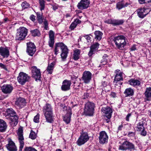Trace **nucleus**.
Wrapping results in <instances>:
<instances>
[{
	"label": "nucleus",
	"mask_w": 151,
	"mask_h": 151,
	"mask_svg": "<svg viewBox=\"0 0 151 151\" xmlns=\"http://www.w3.org/2000/svg\"><path fill=\"white\" fill-rule=\"evenodd\" d=\"M149 115L151 117V111H150Z\"/></svg>",
	"instance_id": "obj_63"
},
{
	"label": "nucleus",
	"mask_w": 151,
	"mask_h": 151,
	"mask_svg": "<svg viewBox=\"0 0 151 151\" xmlns=\"http://www.w3.org/2000/svg\"><path fill=\"white\" fill-rule=\"evenodd\" d=\"M9 21V20L7 18H4V23L7 22H8Z\"/></svg>",
	"instance_id": "obj_59"
},
{
	"label": "nucleus",
	"mask_w": 151,
	"mask_h": 151,
	"mask_svg": "<svg viewBox=\"0 0 151 151\" xmlns=\"http://www.w3.org/2000/svg\"><path fill=\"white\" fill-rule=\"evenodd\" d=\"M103 58L104 60V61H105L104 63L103 64V65H104L106 63L107 59L108 58V56L106 54H104L103 56Z\"/></svg>",
	"instance_id": "obj_47"
},
{
	"label": "nucleus",
	"mask_w": 151,
	"mask_h": 151,
	"mask_svg": "<svg viewBox=\"0 0 151 151\" xmlns=\"http://www.w3.org/2000/svg\"><path fill=\"white\" fill-rule=\"evenodd\" d=\"M81 21L78 19H75V21L71 24L70 27V28L71 30L73 29L76 27L77 25L78 24L81 23Z\"/></svg>",
	"instance_id": "obj_33"
},
{
	"label": "nucleus",
	"mask_w": 151,
	"mask_h": 151,
	"mask_svg": "<svg viewBox=\"0 0 151 151\" xmlns=\"http://www.w3.org/2000/svg\"><path fill=\"white\" fill-rule=\"evenodd\" d=\"M2 91L6 94L10 93L13 89V87L10 85H4L1 87Z\"/></svg>",
	"instance_id": "obj_20"
},
{
	"label": "nucleus",
	"mask_w": 151,
	"mask_h": 151,
	"mask_svg": "<svg viewBox=\"0 0 151 151\" xmlns=\"http://www.w3.org/2000/svg\"><path fill=\"white\" fill-rule=\"evenodd\" d=\"M111 96L113 98H115L116 96V94L114 92H111Z\"/></svg>",
	"instance_id": "obj_56"
},
{
	"label": "nucleus",
	"mask_w": 151,
	"mask_h": 151,
	"mask_svg": "<svg viewBox=\"0 0 151 151\" xmlns=\"http://www.w3.org/2000/svg\"><path fill=\"white\" fill-rule=\"evenodd\" d=\"M23 132L22 128V127L19 128L18 130L17 134L18 136V140L19 143V150L20 151L22 150L24 145Z\"/></svg>",
	"instance_id": "obj_11"
},
{
	"label": "nucleus",
	"mask_w": 151,
	"mask_h": 151,
	"mask_svg": "<svg viewBox=\"0 0 151 151\" xmlns=\"http://www.w3.org/2000/svg\"><path fill=\"white\" fill-rule=\"evenodd\" d=\"M116 75L114 79V83L117 84L118 82L120 81L123 80L122 76L123 73L119 70H115Z\"/></svg>",
	"instance_id": "obj_19"
},
{
	"label": "nucleus",
	"mask_w": 151,
	"mask_h": 151,
	"mask_svg": "<svg viewBox=\"0 0 151 151\" xmlns=\"http://www.w3.org/2000/svg\"><path fill=\"white\" fill-rule=\"evenodd\" d=\"M62 51L61 56L63 60L67 58L68 52V49L67 46L62 42L57 43L55 44V54L57 55L60 49Z\"/></svg>",
	"instance_id": "obj_1"
},
{
	"label": "nucleus",
	"mask_w": 151,
	"mask_h": 151,
	"mask_svg": "<svg viewBox=\"0 0 151 151\" xmlns=\"http://www.w3.org/2000/svg\"><path fill=\"white\" fill-rule=\"evenodd\" d=\"M89 139V137L86 133H82L79 137L76 143L79 146H81L86 142Z\"/></svg>",
	"instance_id": "obj_10"
},
{
	"label": "nucleus",
	"mask_w": 151,
	"mask_h": 151,
	"mask_svg": "<svg viewBox=\"0 0 151 151\" xmlns=\"http://www.w3.org/2000/svg\"><path fill=\"white\" fill-rule=\"evenodd\" d=\"M37 137L36 133L32 130H31L29 135V137L32 139H35Z\"/></svg>",
	"instance_id": "obj_41"
},
{
	"label": "nucleus",
	"mask_w": 151,
	"mask_h": 151,
	"mask_svg": "<svg viewBox=\"0 0 151 151\" xmlns=\"http://www.w3.org/2000/svg\"><path fill=\"white\" fill-rule=\"evenodd\" d=\"M108 137L105 132L102 131L100 132L99 140L100 143L104 144L108 142Z\"/></svg>",
	"instance_id": "obj_13"
},
{
	"label": "nucleus",
	"mask_w": 151,
	"mask_h": 151,
	"mask_svg": "<svg viewBox=\"0 0 151 151\" xmlns=\"http://www.w3.org/2000/svg\"><path fill=\"white\" fill-rule=\"evenodd\" d=\"M89 4V0H81L77 6L79 9L83 10L87 8Z\"/></svg>",
	"instance_id": "obj_17"
},
{
	"label": "nucleus",
	"mask_w": 151,
	"mask_h": 151,
	"mask_svg": "<svg viewBox=\"0 0 151 151\" xmlns=\"http://www.w3.org/2000/svg\"><path fill=\"white\" fill-rule=\"evenodd\" d=\"M42 13H40L39 12L37 13V18L38 22L40 24H41L43 22V19L42 18Z\"/></svg>",
	"instance_id": "obj_37"
},
{
	"label": "nucleus",
	"mask_w": 151,
	"mask_h": 151,
	"mask_svg": "<svg viewBox=\"0 0 151 151\" xmlns=\"http://www.w3.org/2000/svg\"><path fill=\"white\" fill-rule=\"evenodd\" d=\"M142 131L141 134L144 136H145L146 134V132L145 131L144 129V130H142Z\"/></svg>",
	"instance_id": "obj_54"
},
{
	"label": "nucleus",
	"mask_w": 151,
	"mask_h": 151,
	"mask_svg": "<svg viewBox=\"0 0 151 151\" xmlns=\"http://www.w3.org/2000/svg\"><path fill=\"white\" fill-rule=\"evenodd\" d=\"M71 82L70 81L65 80L63 81L61 89L63 91H66L70 89Z\"/></svg>",
	"instance_id": "obj_23"
},
{
	"label": "nucleus",
	"mask_w": 151,
	"mask_h": 151,
	"mask_svg": "<svg viewBox=\"0 0 151 151\" xmlns=\"http://www.w3.org/2000/svg\"><path fill=\"white\" fill-rule=\"evenodd\" d=\"M61 106L63 107V110L66 112V114L63 118V120L67 124H68L70 121L71 110L69 107L66 106L64 104H62Z\"/></svg>",
	"instance_id": "obj_8"
},
{
	"label": "nucleus",
	"mask_w": 151,
	"mask_h": 151,
	"mask_svg": "<svg viewBox=\"0 0 151 151\" xmlns=\"http://www.w3.org/2000/svg\"><path fill=\"white\" fill-rule=\"evenodd\" d=\"M55 151H62L60 149H57Z\"/></svg>",
	"instance_id": "obj_62"
},
{
	"label": "nucleus",
	"mask_w": 151,
	"mask_h": 151,
	"mask_svg": "<svg viewBox=\"0 0 151 151\" xmlns=\"http://www.w3.org/2000/svg\"><path fill=\"white\" fill-rule=\"evenodd\" d=\"M31 69L32 77L34 78L36 81L40 80L41 76L40 69L35 66L32 67Z\"/></svg>",
	"instance_id": "obj_14"
},
{
	"label": "nucleus",
	"mask_w": 151,
	"mask_h": 151,
	"mask_svg": "<svg viewBox=\"0 0 151 151\" xmlns=\"http://www.w3.org/2000/svg\"><path fill=\"white\" fill-rule=\"evenodd\" d=\"M147 10L144 8L138 9L137 10L138 16L141 18L145 17L148 14V12H146Z\"/></svg>",
	"instance_id": "obj_25"
},
{
	"label": "nucleus",
	"mask_w": 151,
	"mask_h": 151,
	"mask_svg": "<svg viewBox=\"0 0 151 151\" xmlns=\"http://www.w3.org/2000/svg\"><path fill=\"white\" fill-rule=\"evenodd\" d=\"M127 6V5H125L123 1L119 2L116 4V7L119 10Z\"/></svg>",
	"instance_id": "obj_36"
},
{
	"label": "nucleus",
	"mask_w": 151,
	"mask_h": 151,
	"mask_svg": "<svg viewBox=\"0 0 151 151\" xmlns=\"http://www.w3.org/2000/svg\"><path fill=\"white\" fill-rule=\"evenodd\" d=\"M40 118V115L38 114L36 116H35L34 118V121L35 123H38L39 122V119Z\"/></svg>",
	"instance_id": "obj_44"
},
{
	"label": "nucleus",
	"mask_w": 151,
	"mask_h": 151,
	"mask_svg": "<svg viewBox=\"0 0 151 151\" xmlns=\"http://www.w3.org/2000/svg\"><path fill=\"white\" fill-rule=\"evenodd\" d=\"M119 149L123 151L129 150L130 151H134L136 150L134 145L127 141H125L120 145Z\"/></svg>",
	"instance_id": "obj_6"
},
{
	"label": "nucleus",
	"mask_w": 151,
	"mask_h": 151,
	"mask_svg": "<svg viewBox=\"0 0 151 151\" xmlns=\"http://www.w3.org/2000/svg\"><path fill=\"white\" fill-rule=\"evenodd\" d=\"M27 52L31 56H32L36 51L35 46L33 43L31 42L27 43Z\"/></svg>",
	"instance_id": "obj_12"
},
{
	"label": "nucleus",
	"mask_w": 151,
	"mask_h": 151,
	"mask_svg": "<svg viewBox=\"0 0 151 151\" xmlns=\"http://www.w3.org/2000/svg\"><path fill=\"white\" fill-rule=\"evenodd\" d=\"M92 74L88 71H85L83 73L82 77L83 82L86 83H88L91 78Z\"/></svg>",
	"instance_id": "obj_16"
},
{
	"label": "nucleus",
	"mask_w": 151,
	"mask_h": 151,
	"mask_svg": "<svg viewBox=\"0 0 151 151\" xmlns=\"http://www.w3.org/2000/svg\"><path fill=\"white\" fill-rule=\"evenodd\" d=\"M27 29L24 27H21L17 29L16 39L17 40H22L26 37L27 33Z\"/></svg>",
	"instance_id": "obj_7"
},
{
	"label": "nucleus",
	"mask_w": 151,
	"mask_h": 151,
	"mask_svg": "<svg viewBox=\"0 0 151 151\" xmlns=\"http://www.w3.org/2000/svg\"><path fill=\"white\" fill-rule=\"evenodd\" d=\"M95 35V38L98 41L100 40L101 38L103 33L99 31H96L94 32Z\"/></svg>",
	"instance_id": "obj_32"
},
{
	"label": "nucleus",
	"mask_w": 151,
	"mask_h": 151,
	"mask_svg": "<svg viewBox=\"0 0 151 151\" xmlns=\"http://www.w3.org/2000/svg\"><path fill=\"white\" fill-rule=\"evenodd\" d=\"M15 104L19 108H22L25 105V100L22 98H19L16 101Z\"/></svg>",
	"instance_id": "obj_24"
},
{
	"label": "nucleus",
	"mask_w": 151,
	"mask_h": 151,
	"mask_svg": "<svg viewBox=\"0 0 151 151\" xmlns=\"http://www.w3.org/2000/svg\"><path fill=\"white\" fill-rule=\"evenodd\" d=\"M94 104L90 102H87L85 105L84 114L86 116H92L94 113Z\"/></svg>",
	"instance_id": "obj_5"
},
{
	"label": "nucleus",
	"mask_w": 151,
	"mask_h": 151,
	"mask_svg": "<svg viewBox=\"0 0 151 151\" xmlns=\"http://www.w3.org/2000/svg\"><path fill=\"white\" fill-rule=\"evenodd\" d=\"M24 151H37V150L31 147H27L24 150Z\"/></svg>",
	"instance_id": "obj_45"
},
{
	"label": "nucleus",
	"mask_w": 151,
	"mask_h": 151,
	"mask_svg": "<svg viewBox=\"0 0 151 151\" xmlns=\"http://www.w3.org/2000/svg\"><path fill=\"white\" fill-rule=\"evenodd\" d=\"M29 79V76L23 72L20 73L17 78L18 82L22 85H24L26 82L28 81Z\"/></svg>",
	"instance_id": "obj_9"
},
{
	"label": "nucleus",
	"mask_w": 151,
	"mask_h": 151,
	"mask_svg": "<svg viewBox=\"0 0 151 151\" xmlns=\"http://www.w3.org/2000/svg\"><path fill=\"white\" fill-rule=\"evenodd\" d=\"M82 37H80L79 38V40L80 41H81V38Z\"/></svg>",
	"instance_id": "obj_64"
},
{
	"label": "nucleus",
	"mask_w": 151,
	"mask_h": 151,
	"mask_svg": "<svg viewBox=\"0 0 151 151\" xmlns=\"http://www.w3.org/2000/svg\"><path fill=\"white\" fill-rule=\"evenodd\" d=\"M32 35L33 36H38L40 35V32L39 30L36 29L31 31Z\"/></svg>",
	"instance_id": "obj_40"
},
{
	"label": "nucleus",
	"mask_w": 151,
	"mask_h": 151,
	"mask_svg": "<svg viewBox=\"0 0 151 151\" xmlns=\"http://www.w3.org/2000/svg\"><path fill=\"white\" fill-rule=\"evenodd\" d=\"M99 45L98 43L96 42L91 46L90 50L88 53L89 56L91 57L93 54L97 51Z\"/></svg>",
	"instance_id": "obj_18"
},
{
	"label": "nucleus",
	"mask_w": 151,
	"mask_h": 151,
	"mask_svg": "<svg viewBox=\"0 0 151 151\" xmlns=\"http://www.w3.org/2000/svg\"><path fill=\"white\" fill-rule=\"evenodd\" d=\"M124 23L123 20L114 19L113 25H119L122 24Z\"/></svg>",
	"instance_id": "obj_38"
},
{
	"label": "nucleus",
	"mask_w": 151,
	"mask_h": 151,
	"mask_svg": "<svg viewBox=\"0 0 151 151\" xmlns=\"http://www.w3.org/2000/svg\"><path fill=\"white\" fill-rule=\"evenodd\" d=\"M0 54L4 58H7L9 55V51L6 48L0 47Z\"/></svg>",
	"instance_id": "obj_26"
},
{
	"label": "nucleus",
	"mask_w": 151,
	"mask_h": 151,
	"mask_svg": "<svg viewBox=\"0 0 151 151\" xmlns=\"http://www.w3.org/2000/svg\"><path fill=\"white\" fill-rule=\"evenodd\" d=\"M55 64V62H52L50 64L48 65L46 69L47 71L48 72V73L50 74L52 73Z\"/></svg>",
	"instance_id": "obj_31"
},
{
	"label": "nucleus",
	"mask_w": 151,
	"mask_h": 151,
	"mask_svg": "<svg viewBox=\"0 0 151 151\" xmlns=\"http://www.w3.org/2000/svg\"><path fill=\"white\" fill-rule=\"evenodd\" d=\"M6 112L8 116H9V119L11 121L10 122V125L12 127L16 125L18 122V117L16 114V113L12 108L8 109Z\"/></svg>",
	"instance_id": "obj_4"
},
{
	"label": "nucleus",
	"mask_w": 151,
	"mask_h": 151,
	"mask_svg": "<svg viewBox=\"0 0 151 151\" xmlns=\"http://www.w3.org/2000/svg\"><path fill=\"white\" fill-rule=\"evenodd\" d=\"M129 84L133 86H139L140 84V81L134 79H131L128 81Z\"/></svg>",
	"instance_id": "obj_28"
},
{
	"label": "nucleus",
	"mask_w": 151,
	"mask_h": 151,
	"mask_svg": "<svg viewBox=\"0 0 151 151\" xmlns=\"http://www.w3.org/2000/svg\"><path fill=\"white\" fill-rule=\"evenodd\" d=\"M39 3L40 6V10L42 11L44 9L45 7V1L44 0H39Z\"/></svg>",
	"instance_id": "obj_39"
},
{
	"label": "nucleus",
	"mask_w": 151,
	"mask_h": 151,
	"mask_svg": "<svg viewBox=\"0 0 151 151\" xmlns=\"http://www.w3.org/2000/svg\"><path fill=\"white\" fill-rule=\"evenodd\" d=\"M114 83L115 86H118L119 87H120L121 85L122 84V83H120L119 81L117 83V85L116 84V83Z\"/></svg>",
	"instance_id": "obj_58"
},
{
	"label": "nucleus",
	"mask_w": 151,
	"mask_h": 151,
	"mask_svg": "<svg viewBox=\"0 0 151 151\" xmlns=\"http://www.w3.org/2000/svg\"><path fill=\"white\" fill-rule=\"evenodd\" d=\"M54 32L52 30L49 32V40L48 44L49 46L51 47H53L54 43Z\"/></svg>",
	"instance_id": "obj_21"
},
{
	"label": "nucleus",
	"mask_w": 151,
	"mask_h": 151,
	"mask_svg": "<svg viewBox=\"0 0 151 151\" xmlns=\"http://www.w3.org/2000/svg\"><path fill=\"white\" fill-rule=\"evenodd\" d=\"M30 19L33 21H34L35 20V16L32 15L30 17Z\"/></svg>",
	"instance_id": "obj_52"
},
{
	"label": "nucleus",
	"mask_w": 151,
	"mask_h": 151,
	"mask_svg": "<svg viewBox=\"0 0 151 151\" xmlns=\"http://www.w3.org/2000/svg\"><path fill=\"white\" fill-rule=\"evenodd\" d=\"M90 36H92L91 35H87L84 36V37L86 39L88 42H90L91 41V38Z\"/></svg>",
	"instance_id": "obj_48"
},
{
	"label": "nucleus",
	"mask_w": 151,
	"mask_h": 151,
	"mask_svg": "<svg viewBox=\"0 0 151 151\" xmlns=\"http://www.w3.org/2000/svg\"><path fill=\"white\" fill-rule=\"evenodd\" d=\"M122 125H120L118 128V129L119 130H120L122 129Z\"/></svg>",
	"instance_id": "obj_60"
},
{
	"label": "nucleus",
	"mask_w": 151,
	"mask_h": 151,
	"mask_svg": "<svg viewBox=\"0 0 151 151\" xmlns=\"http://www.w3.org/2000/svg\"><path fill=\"white\" fill-rule=\"evenodd\" d=\"M128 135L129 137L133 136L134 135V133L132 132H129Z\"/></svg>",
	"instance_id": "obj_53"
},
{
	"label": "nucleus",
	"mask_w": 151,
	"mask_h": 151,
	"mask_svg": "<svg viewBox=\"0 0 151 151\" xmlns=\"http://www.w3.org/2000/svg\"><path fill=\"white\" fill-rule=\"evenodd\" d=\"M102 85L104 87H105L107 85V83L105 81H103L102 83Z\"/></svg>",
	"instance_id": "obj_57"
},
{
	"label": "nucleus",
	"mask_w": 151,
	"mask_h": 151,
	"mask_svg": "<svg viewBox=\"0 0 151 151\" xmlns=\"http://www.w3.org/2000/svg\"><path fill=\"white\" fill-rule=\"evenodd\" d=\"M81 52V50L80 49H74L73 58L75 60H77L79 58Z\"/></svg>",
	"instance_id": "obj_27"
},
{
	"label": "nucleus",
	"mask_w": 151,
	"mask_h": 151,
	"mask_svg": "<svg viewBox=\"0 0 151 151\" xmlns=\"http://www.w3.org/2000/svg\"><path fill=\"white\" fill-rule=\"evenodd\" d=\"M7 128L6 123L3 120L0 119V131L4 132Z\"/></svg>",
	"instance_id": "obj_29"
},
{
	"label": "nucleus",
	"mask_w": 151,
	"mask_h": 151,
	"mask_svg": "<svg viewBox=\"0 0 151 151\" xmlns=\"http://www.w3.org/2000/svg\"><path fill=\"white\" fill-rule=\"evenodd\" d=\"M0 67L6 70H7L6 66L2 63H0Z\"/></svg>",
	"instance_id": "obj_50"
},
{
	"label": "nucleus",
	"mask_w": 151,
	"mask_h": 151,
	"mask_svg": "<svg viewBox=\"0 0 151 151\" xmlns=\"http://www.w3.org/2000/svg\"><path fill=\"white\" fill-rule=\"evenodd\" d=\"M8 144L6 145V147L9 151H17V148L15 143L10 138L8 139Z\"/></svg>",
	"instance_id": "obj_15"
},
{
	"label": "nucleus",
	"mask_w": 151,
	"mask_h": 151,
	"mask_svg": "<svg viewBox=\"0 0 151 151\" xmlns=\"http://www.w3.org/2000/svg\"><path fill=\"white\" fill-rule=\"evenodd\" d=\"M145 96L147 99L151 97V88H147L145 93Z\"/></svg>",
	"instance_id": "obj_34"
},
{
	"label": "nucleus",
	"mask_w": 151,
	"mask_h": 151,
	"mask_svg": "<svg viewBox=\"0 0 151 151\" xmlns=\"http://www.w3.org/2000/svg\"><path fill=\"white\" fill-rule=\"evenodd\" d=\"M114 20L108 19L105 21V22L108 24H112L113 25Z\"/></svg>",
	"instance_id": "obj_49"
},
{
	"label": "nucleus",
	"mask_w": 151,
	"mask_h": 151,
	"mask_svg": "<svg viewBox=\"0 0 151 151\" xmlns=\"http://www.w3.org/2000/svg\"><path fill=\"white\" fill-rule=\"evenodd\" d=\"M43 23L44 25V28L45 29L47 30L49 29L48 27V23L47 21L45 20L43 22Z\"/></svg>",
	"instance_id": "obj_46"
},
{
	"label": "nucleus",
	"mask_w": 151,
	"mask_h": 151,
	"mask_svg": "<svg viewBox=\"0 0 151 151\" xmlns=\"http://www.w3.org/2000/svg\"><path fill=\"white\" fill-rule=\"evenodd\" d=\"M139 3L141 4H147L151 2V0H138Z\"/></svg>",
	"instance_id": "obj_43"
},
{
	"label": "nucleus",
	"mask_w": 151,
	"mask_h": 151,
	"mask_svg": "<svg viewBox=\"0 0 151 151\" xmlns=\"http://www.w3.org/2000/svg\"><path fill=\"white\" fill-rule=\"evenodd\" d=\"M101 111L106 114V116L108 119H109L111 118L112 111L110 107H103L101 109Z\"/></svg>",
	"instance_id": "obj_22"
},
{
	"label": "nucleus",
	"mask_w": 151,
	"mask_h": 151,
	"mask_svg": "<svg viewBox=\"0 0 151 151\" xmlns=\"http://www.w3.org/2000/svg\"><path fill=\"white\" fill-rule=\"evenodd\" d=\"M136 128L137 131H141L144 130V128L143 126V123L142 122H140L138 123L137 124Z\"/></svg>",
	"instance_id": "obj_35"
},
{
	"label": "nucleus",
	"mask_w": 151,
	"mask_h": 151,
	"mask_svg": "<svg viewBox=\"0 0 151 151\" xmlns=\"http://www.w3.org/2000/svg\"><path fill=\"white\" fill-rule=\"evenodd\" d=\"M43 111L46 121L51 123L53 121L52 109L50 105L47 104L43 108Z\"/></svg>",
	"instance_id": "obj_2"
},
{
	"label": "nucleus",
	"mask_w": 151,
	"mask_h": 151,
	"mask_svg": "<svg viewBox=\"0 0 151 151\" xmlns=\"http://www.w3.org/2000/svg\"><path fill=\"white\" fill-rule=\"evenodd\" d=\"M124 93L126 97L132 96L134 94V91L131 88H127L125 90Z\"/></svg>",
	"instance_id": "obj_30"
},
{
	"label": "nucleus",
	"mask_w": 151,
	"mask_h": 151,
	"mask_svg": "<svg viewBox=\"0 0 151 151\" xmlns=\"http://www.w3.org/2000/svg\"><path fill=\"white\" fill-rule=\"evenodd\" d=\"M126 38L123 35H119L115 37L113 41L118 49H122L127 44Z\"/></svg>",
	"instance_id": "obj_3"
},
{
	"label": "nucleus",
	"mask_w": 151,
	"mask_h": 151,
	"mask_svg": "<svg viewBox=\"0 0 151 151\" xmlns=\"http://www.w3.org/2000/svg\"><path fill=\"white\" fill-rule=\"evenodd\" d=\"M130 50L132 51H134L136 50V45H134L132 47H131L130 49Z\"/></svg>",
	"instance_id": "obj_51"
},
{
	"label": "nucleus",
	"mask_w": 151,
	"mask_h": 151,
	"mask_svg": "<svg viewBox=\"0 0 151 151\" xmlns=\"http://www.w3.org/2000/svg\"><path fill=\"white\" fill-rule=\"evenodd\" d=\"M131 114H129L127 115V116L126 117V120L127 121H129V118L131 116Z\"/></svg>",
	"instance_id": "obj_55"
},
{
	"label": "nucleus",
	"mask_w": 151,
	"mask_h": 151,
	"mask_svg": "<svg viewBox=\"0 0 151 151\" xmlns=\"http://www.w3.org/2000/svg\"><path fill=\"white\" fill-rule=\"evenodd\" d=\"M66 17H70V15L69 14H66Z\"/></svg>",
	"instance_id": "obj_61"
},
{
	"label": "nucleus",
	"mask_w": 151,
	"mask_h": 151,
	"mask_svg": "<svg viewBox=\"0 0 151 151\" xmlns=\"http://www.w3.org/2000/svg\"><path fill=\"white\" fill-rule=\"evenodd\" d=\"M22 6L23 9H25L27 8L29 6V4L26 1H24L22 3Z\"/></svg>",
	"instance_id": "obj_42"
}]
</instances>
